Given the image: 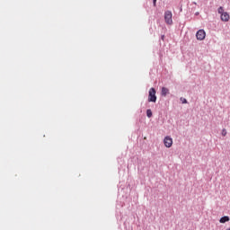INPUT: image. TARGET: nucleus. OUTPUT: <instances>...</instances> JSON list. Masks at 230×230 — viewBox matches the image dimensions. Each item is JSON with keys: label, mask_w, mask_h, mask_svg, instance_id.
<instances>
[{"label": "nucleus", "mask_w": 230, "mask_h": 230, "mask_svg": "<svg viewBox=\"0 0 230 230\" xmlns=\"http://www.w3.org/2000/svg\"><path fill=\"white\" fill-rule=\"evenodd\" d=\"M164 145L166 146V148H171V146L173 145V139L170 137H165L164 139Z\"/></svg>", "instance_id": "obj_4"}, {"label": "nucleus", "mask_w": 230, "mask_h": 230, "mask_svg": "<svg viewBox=\"0 0 230 230\" xmlns=\"http://www.w3.org/2000/svg\"><path fill=\"white\" fill-rule=\"evenodd\" d=\"M170 93V90L166 87L162 88V96H166V94Z\"/></svg>", "instance_id": "obj_7"}, {"label": "nucleus", "mask_w": 230, "mask_h": 230, "mask_svg": "<svg viewBox=\"0 0 230 230\" xmlns=\"http://www.w3.org/2000/svg\"><path fill=\"white\" fill-rule=\"evenodd\" d=\"M181 103H188V101L182 97L181 98Z\"/></svg>", "instance_id": "obj_10"}, {"label": "nucleus", "mask_w": 230, "mask_h": 230, "mask_svg": "<svg viewBox=\"0 0 230 230\" xmlns=\"http://www.w3.org/2000/svg\"><path fill=\"white\" fill-rule=\"evenodd\" d=\"M217 12L221 14V21H223L224 22H229V13L227 12H224V7L220 6L217 9Z\"/></svg>", "instance_id": "obj_1"}, {"label": "nucleus", "mask_w": 230, "mask_h": 230, "mask_svg": "<svg viewBox=\"0 0 230 230\" xmlns=\"http://www.w3.org/2000/svg\"><path fill=\"white\" fill-rule=\"evenodd\" d=\"M148 102H153L155 103L157 102V96H155V88H150L149 95H148Z\"/></svg>", "instance_id": "obj_2"}, {"label": "nucleus", "mask_w": 230, "mask_h": 230, "mask_svg": "<svg viewBox=\"0 0 230 230\" xmlns=\"http://www.w3.org/2000/svg\"><path fill=\"white\" fill-rule=\"evenodd\" d=\"M222 136H223L224 137H226V136H227V130H226V128H224V129L222 130Z\"/></svg>", "instance_id": "obj_9"}, {"label": "nucleus", "mask_w": 230, "mask_h": 230, "mask_svg": "<svg viewBox=\"0 0 230 230\" xmlns=\"http://www.w3.org/2000/svg\"><path fill=\"white\" fill-rule=\"evenodd\" d=\"M230 218L228 216H225L220 218L219 222L220 224H226V222H229Z\"/></svg>", "instance_id": "obj_6"}, {"label": "nucleus", "mask_w": 230, "mask_h": 230, "mask_svg": "<svg viewBox=\"0 0 230 230\" xmlns=\"http://www.w3.org/2000/svg\"><path fill=\"white\" fill-rule=\"evenodd\" d=\"M152 110H147L146 111V116H147V118H152Z\"/></svg>", "instance_id": "obj_8"}, {"label": "nucleus", "mask_w": 230, "mask_h": 230, "mask_svg": "<svg viewBox=\"0 0 230 230\" xmlns=\"http://www.w3.org/2000/svg\"><path fill=\"white\" fill-rule=\"evenodd\" d=\"M156 4H157V0H153L154 6H156Z\"/></svg>", "instance_id": "obj_11"}, {"label": "nucleus", "mask_w": 230, "mask_h": 230, "mask_svg": "<svg viewBox=\"0 0 230 230\" xmlns=\"http://www.w3.org/2000/svg\"><path fill=\"white\" fill-rule=\"evenodd\" d=\"M164 21L166 24H173V20H172V11H166L164 13Z\"/></svg>", "instance_id": "obj_3"}, {"label": "nucleus", "mask_w": 230, "mask_h": 230, "mask_svg": "<svg viewBox=\"0 0 230 230\" xmlns=\"http://www.w3.org/2000/svg\"><path fill=\"white\" fill-rule=\"evenodd\" d=\"M196 38L198 40H204L206 39V31L204 30H199L196 33Z\"/></svg>", "instance_id": "obj_5"}]
</instances>
